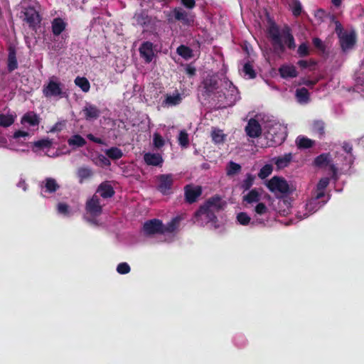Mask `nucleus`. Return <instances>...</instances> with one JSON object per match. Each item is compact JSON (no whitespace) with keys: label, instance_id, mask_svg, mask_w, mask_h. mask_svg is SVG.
<instances>
[{"label":"nucleus","instance_id":"1","mask_svg":"<svg viewBox=\"0 0 364 364\" xmlns=\"http://www.w3.org/2000/svg\"><path fill=\"white\" fill-rule=\"evenodd\" d=\"M225 205L219 197H214L209 199L199 210L196 213L194 223L200 226L209 225L210 228L220 230L223 226L218 223L215 213L219 211Z\"/></svg>","mask_w":364,"mask_h":364},{"label":"nucleus","instance_id":"2","mask_svg":"<svg viewBox=\"0 0 364 364\" xmlns=\"http://www.w3.org/2000/svg\"><path fill=\"white\" fill-rule=\"evenodd\" d=\"M180 220L179 217H176L165 225L160 220H149L144 223L143 231L148 236L173 232L178 228Z\"/></svg>","mask_w":364,"mask_h":364},{"label":"nucleus","instance_id":"3","mask_svg":"<svg viewBox=\"0 0 364 364\" xmlns=\"http://www.w3.org/2000/svg\"><path fill=\"white\" fill-rule=\"evenodd\" d=\"M314 164L320 168H324L332 173L333 178L336 180L338 173L347 172V167L341 165L339 157L335 156L333 161L329 154H322L314 159Z\"/></svg>","mask_w":364,"mask_h":364},{"label":"nucleus","instance_id":"4","mask_svg":"<svg viewBox=\"0 0 364 364\" xmlns=\"http://www.w3.org/2000/svg\"><path fill=\"white\" fill-rule=\"evenodd\" d=\"M103 204L98 195L95 194L89 198L85 204L84 219L92 225L98 226L101 223L98 217L102 212Z\"/></svg>","mask_w":364,"mask_h":364},{"label":"nucleus","instance_id":"5","mask_svg":"<svg viewBox=\"0 0 364 364\" xmlns=\"http://www.w3.org/2000/svg\"><path fill=\"white\" fill-rule=\"evenodd\" d=\"M266 138L272 142V145L281 144L286 139L287 127L279 122L272 120L266 126Z\"/></svg>","mask_w":364,"mask_h":364},{"label":"nucleus","instance_id":"6","mask_svg":"<svg viewBox=\"0 0 364 364\" xmlns=\"http://www.w3.org/2000/svg\"><path fill=\"white\" fill-rule=\"evenodd\" d=\"M43 94L47 98H63L66 95L64 85L60 79L53 75L48 78L43 87Z\"/></svg>","mask_w":364,"mask_h":364},{"label":"nucleus","instance_id":"7","mask_svg":"<svg viewBox=\"0 0 364 364\" xmlns=\"http://www.w3.org/2000/svg\"><path fill=\"white\" fill-rule=\"evenodd\" d=\"M335 31L339 38L342 50L343 51H347L352 49L355 43V32L343 31L341 24L338 21L336 22Z\"/></svg>","mask_w":364,"mask_h":364},{"label":"nucleus","instance_id":"8","mask_svg":"<svg viewBox=\"0 0 364 364\" xmlns=\"http://www.w3.org/2000/svg\"><path fill=\"white\" fill-rule=\"evenodd\" d=\"M323 204L324 203L321 204L311 198L306 203L301 204L298 207L296 215L299 220L304 219L318 210Z\"/></svg>","mask_w":364,"mask_h":364},{"label":"nucleus","instance_id":"9","mask_svg":"<svg viewBox=\"0 0 364 364\" xmlns=\"http://www.w3.org/2000/svg\"><path fill=\"white\" fill-rule=\"evenodd\" d=\"M267 186L272 192L275 193L284 194L287 193L289 191L287 182L279 177H273L267 182Z\"/></svg>","mask_w":364,"mask_h":364},{"label":"nucleus","instance_id":"10","mask_svg":"<svg viewBox=\"0 0 364 364\" xmlns=\"http://www.w3.org/2000/svg\"><path fill=\"white\" fill-rule=\"evenodd\" d=\"M175 19L181 21L183 25L192 26L195 21V15L191 12L185 11L181 7H176L172 11Z\"/></svg>","mask_w":364,"mask_h":364},{"label":"nucleus","instance_id":"11","mask_svg":"<svg viewBox=\"0 0 364 364\" xmlns=\"http://www.w3.org/2000/svg\"><path fill=\"white\" fill-rule=\"evenodd\" d=\"M341 151L342 152L337 153L336 156L339 157V162L341 163V165L347 167L348 171L354 159L351 153L352 146L348 143H344Z\"/></svg>","mask_w":364,"mask_h":364},{"label":"nucleus","instance_id":"12","mask_svg":"<svg viewBox=\"0 0 364 364\" xmlns=\"http://www.w3.org/2000/svg\"><path fill=\"white\" fill-rule=\"evenodd\" d=\"M174 176L173 174H162L157 177L158 190L164 195L171 193Z\"/></svg>","mask_w":364,"mask_h":364},{"label":"nucleus","instance_id":"13","mask_svg":"<svg viewBox=\"0 0 364 364\" xmlns=\"http://www.w3.org/2000/svg\"><path fill=\"white\" fill-rule=\"evenodd\" d=\"M30 136L29 133L28 132L25 131H16L14 132L13 135V138L10 143V149L16 151H26L27 149H19L20 145H23L25 143V141L26 140V138H28Z\"/></svg>","mask_w":364,"mask_h":364},{"label":"nucleus","instance_id":"14","mask_svg":"<svg viewBox=\"0 0 364 364\" xmlns=\"http://www.w3.org/2000/svg\"><path fill=\"white\" fill-rule=\"evenodd\" d=\"M269 200L270 198L267 195L263 194L260 190L252 189L249 191L247 194L243 196V201L246 204L253 205L260 203L264 198Z\"/></svg>","mask_w":364,"mask_h":364},{"label":"nucleus","instance_id":"15","mask_svg":"<svg viewBox=\"0 0 364 364\" xmlns=\"http://www.w3.org/2000/svg\"><path fill=\"white\" fill-rule=\"evenodd\" d=\"M139 53L146 63L151 62L155 57L153 43L149 41L144 42L139 48Z\"/></svg>","mask_w":364,"mask_h":364},{"label":"nucleus","instance_id":"16","mask_svg":"<svg viewBox=\"0 0 364 364\" xmlns=\"http://www.w3.org/2000/svg\"><path fill=\"white\" fill-rule=\"evenodd\" d=\"M23 20L28 23L29 26L35 27L40 23L41 18L38 13L33 7H28L23 11Z\"/></svg>","mask_w":364,"mask_h":364},{"label":"nucleus","instance_id":"17","mask_svg":"<svg viewBox=\"0 0 364 364\" xmlns=\"http://www.w3.org/2000/svg\"><path fill=\"white\" fill-rule=\"evenodd\" d=\"M245 132L250 137H258L262 133V128L256 119H250L245 127Z\"/></svg>","mask_w":364,"mask_h":364},{"label":"nucleus","instance_id":"18","mask_svg":"<svg viewBox=\"0 0 364 364\" xmlns=\"http://www.w3.org/2000/svg\"><path fill=\"white\" fill-rule=\"evenodd\" d=\"M41 188V194L44 196V194L47 193H55L60 188V186L55 178H46L43 181H42Z\"/></svg>","mask_w":364,"mask_h":364},{"label":"nucleus","instance_id":"19","mask_svg":"<svg viewBox=\"0 0 364 364\" xmlns=\"http://www.w3.org/2000/svg\"><path fill=\"white\" fill-rule=\"evenodd\" d=\"M182 100V95L178 91H175L173 93H168L165 95L162 105L167 107L176 106L181 102Z\"/></svg>","mask_w":364,"mask_h":364},{"label":"nucleus","instance_id":"20","mask_svg":"<svg viewBox=\"0 0 364 364\" xmlns=\"http://www.w3.org/2000/svg\"><path fill=\"white\" fill-rule=\"evenodd\" d=\"M82 113L87 120L92 121L99 117L100 111L95 105L86 103L82 109Z\"/></svg>","mask_w":364,"mask_h":364},{"label":"nucleus","instance_id":"21","mask_svg":"<svg viewBox=\"0 0 364 364\" xmlns=\"http://www.w3.org/2000/svg\"><path fill=\"white\" fill-rule=\"evenodd\" d=\"M269 34L274 48L282 50L283 43L282 40V32H279L278 28L275 26H272L269 29Z\"/></svg>","mask_w":364,"mask_h":364},{"label":"nucleus","instance_id":"22","mask_svg":"<svg viewBox=\"0 0 364 364\" xmlns=\"http://www.w3.org/2000/svg\"><path fill=\"white\" fill-rule=\"evenodd\" d=\"M21 123L25 127H38L40 123V119L33 112H28L22 117Z\"/></svg>","mask_w":364,"mask_h":364},{"label":"nucleus","instance_id":"23","mask_svg":"<svg viewBox=\"0 0 364 364\" xmlns=\"http://www.w3.org/2000/svg\"><path fill=\"white\" fill-rule=\"evenodd\" d=\"M80 210V205H76L74 208L70 207L65 203H59L57 205V212L64 217H71L75 213Z\"/></svg>","mask_w":364,"mask_h":364},{"label":"nucleus","instance_id":"24","mask_svg":"<svg viewBox=\"0 0 364 364\" xmlns=\"http://www.w3.org/2000/svg\"><path fill=\"white\" fill-rule=\"evenodd\" d=\"M279 73L282 78H294L298 75V72L294 65L291 64L282 65L279 69Z\"/></svg>","mask_w":364,"mask_h":364},{"label":"nucleus","instance_id":"25","mask_svg":"<svg viewBox=\"0 0 364 364\" xmlns=\"http://www.w3.org/2000/svg\"><path fill=\"white\" fill-rule=\"evenodd\" d=\"M201 188L199 186H186L185 188L186 198L188 202L193 203L200 195Z\"/></svg>","mask_w":364,"mask_h":364},{"label":"nucleus","instance_id":"26","mask_svg":"<svg viewBox=\"0 0 364 364\" xmlns=\"http://www.w3.org/2000/svg\"><path fill=\"white\" fill-rule=\"evenodd\" d=\"M53 144V141L48 138L41 139L32 143V150L38 153L39 151H44L50 149Z\"/></svg>","mask_w":364,"mask_h":364},{"label":"nucleus","instance_id":"27","mask_svg":"<svg viewBox=\"0 0 364 364\" xmlns=\"http://www.w3.org/2000/svg\"><path fill=\"white\" fill-rule=\"evenodd\" d=\"M329 182L330 178L328 177H323L321 178L316 186V196L312 198L316 201H318L321 198L323 197L325 194V189L329 184Z\"/></svg>","mask_w":364,"mask_h":364},{"label":"nucleus","instance_id":"28","mask_svg":"<svg viewBox=\"0 0 364 364\" xmlns=\"http://www.w3.org/2000/svg\"><path fill=\"white\" fill-rule=\"evenodd\" d=\"M67 26L65 21L60 18H55L51 23L52 32L55 36H59Z\"/></svg>","mask_w":364,"mask_h":364},{"label":"nucleus","instance_id":"29","mask_svg":"<svg viewBox=\"0 0 364 364\" xmlns=\"http://www.w3.org/2000/svg\"><path fill=\"white\" fill-rule=\"evenodd\" d=\"M144 159L148 165L160 166L163 163V159L159 154L146 153Z\"/></svg>","mask_w":364,"mask_h":364},{"label":"nucleus","instance_id":"30","mask_svg":"<svg viewBox=\"0 0 364 364\" xmlns=\"http://www.w3.org/2000/svg\"><path fill=\"white\" fill-rule=\"evenodd\" d=\"M203 87L208 94L213 93L218 88L216 77L215 76L207 77L204 80Z\"/></svg>","mask_w":364,"mask_h":364},{"label":"nucleus","instance_id":"31","mask_svg":"<svg viewBox=\"0 0 364 364\" xmlns=\"http://www.w3.org/2000/svg\"><path fill=\"white\" fill-rule=\"evenodd\" d=\"M97 195L104 198H110L114 194V191L112 187L107 183H102L99 188H97Z\"/></svg>","mask_w":364,"mask_h":364},{"label":"nucleus","instance_id":"32","mask_svg":"<svg viewBox=\"0 0 364 364\" xmlns=\"http://www.w3.org/2000/svg\"><path fill=\"white\" fill-rule=\"evenodd\" d=\"M291 159H292L291 154H287L282 156L274 158L272 159V161L274 162V164L277 165V167L279 169H281V168L287 167L289 164Z\"/></svg>","mask_w":364,"mask_h":364},{"label":"nucleus","instance_id":"33","mask_svg":"<svg viewBox=\"0 0 364 364\" xmlns=\"http://www.w3.org/2000/svg\"><path fill=\"white\" fill-rule=\"evenodd\" d=\"M282 37L283 47L287 46L289 48L291 49L295 48L294 37L290 33L289 29L283 30L282 31Z\"/></svg>","mask_w":364,"mask_h":364},{"label":"nucleus","instance_id":"34","mask_svg":"<svg viewBox=\"0 0 364 364\" xmlns=\"http://www.w3.org/2000/svg\"><path fill=\"white\" fill-rule=\"evenodd\" d=\"M240 100V95L237 88L229 82V106L234 105Z\"/></svg>","mask_w":364,"mask_h":364},{"label":"nucleus","instance_id":"35","mask_svg":"<svg viewBox=\"0 0 364 364\" xmlns=\"http://www.w3.org/2000/svg\"><path fill=\"white\" fill-rule=\"evenodd\" d=\"M68 143L70 146L77 148L85 146L86 144V141L80 135L75 134L68 140Z\"/></svg>","mask_w":364,"mask_h":364},{"label":"nucleus","instance_id":"36","mask_svg":"<svg viewBox=\"0 0 364 364\" xmlns=\"http://www.w3.org/2000/svg\"><path fill=\"white\" fill-rule=\"evenodd\" d=\"M296 97L299 103H307L309 101V94L308 90L304 87L297 89L296 91Z\"/></svg>","mask_w":364,"mask_h":364},{"label":"nucleus","instance_id":"37","mask_svg":"<svg viewBox=\"0 0 364 364\" xmlns=\"http://www.w3.org/2000/svg\"><path fill=\"white\" fill-rule=\"evenodd\" d=\"M75 84L79 87L84 92H87L90 88V84L88 80L84 77H77L75 79Z\"/></svg>","mask_w":364,"mask_h":364},{"label":"nucleus","instance_id":"38","mask_svg":"<svg viewBox=\"0 0 364 364\" xmlns=\"http://www.w3.org/2000/svg\"><path fill=\"white\" fill-rule=\"evenodd\" d=\"M18 67L17 60L16 57V52L14 49L10 48L8 56V69L9 71H13Z\"/></svg>","mask_w":364,"mask_h":364},{"label":"nucleus","instance_id":"39","mask_svg":"<svg viewBox=\"0 0 364 364\" xmlns=\"http://www.w3.org/2000/svg\"><path fill=\"white\" fill-rule=\"evenodd\" d=\"M16 115L8 114H0V126L7 127L11 126L15 121Z\"/></svg>","mask_w":364,"mask_h":364},{"label":"nucleus","instance_id":"40","mask_svg":"<svg viewBox=\"0 0 364 364\" xmlns=\"http://www.w3.org/2000/svg\"><path fill=\"white\" fill-rule=\"evenodd\" d=\"M105 152L109 159L114 160L119 159L123 156L122 150L117 147H112L106 149Z\"/></svg>","mask_w":364,"mask_h":364},{"label":"nucleus","instance_id":"41","mask_svg":"<svg viewBox=\"0 0 364 364\" xmlns=\"http://www.w3.org/2000/svg\"><path fill=\"white\" fill-rule=\"evenodd\" d=\"M296 143L299 148L307 149L311 147L314 142L309 138L300 136L296 138Z\"/></svg>","mask_w":364,"mask_h":364},{"label":"nucleus","instance_id":"42","mask_svg":"<svg viewBox=\"0 0 364 364\" xmlns=\"http://www.w3.org/2000/svg\"><path fill=\"white\" fill-rule=\"evenodd\" d=\"M311 131L318 137H322L324 134V124L321 121H315L311 125Z\"/></svg>","mask_w":364,"mask_h":364},{"label":"nucleus","instance_id":"43","mask_svg":"<svg viewBox=\"0 0 364 364\" xmlns=\"http://www.w3.org/2000/svg\"><path fill=\"white\" fill-rule=\"evenodd\" d=\"M212 139L215 144L223 143L225 139V134L219 129L214 128L212 131Z\"/></svg>","mask_w":364,"mask_h":364},{"label":"nucleus","instance_id":"44","mask_svg":"<svg viewBox=\"0 0 364 364\" xmlns=\"http://www.w3.org/2000/svg\"><path fill=\"white\" fill-rule=\"evenodd\" d=\"M92 176V171L88 168H80L77 171V176L80 182L82 183L84 181L90 178Z\"/></svg>","mask_w":364,"mask_h":364},{"label":"nucleus","instance_id":"45","mask_svg":"<svg viewBox=\"0 0 364 364\" xmlns=\"http://www.w3.org/2000/svg\"><path fill=\"white\" fill-rule=\"evenodd\" d=\"M242 73H244V76L248 79H252L256 76L255 70L250 63H247L243 65Z\"/></svg>","mask_w":364,"mask_h":364},{"label":"nucleus","instance_id":"46","mask_svg":"<svg viewBox=\"0 0 364 364\" xmlns=\"http://www.w3.org/2000/svg\"><path fill=\"white\" fill-rule=\"evenodd\" d=\"M177 53L186 60L190 59L193 55L191 49L185 46H180L177 48Z\"/></svg>","mask_w":364,"mask_h":364},{"label":"nucleus","instance_id":"47","mask_svg":"<svg viewBox=\"0 0 364 364\" xmlns=\"http://www.w3.org/2000/svg\"><path fill=\"white\" fill-rule=\"evenodd\" d=\"M255 211L257 215H265L268 213V208L263 202V200H262L260 203L255 205Z\"/></svg>","mask_w":364,"mask_h":364},{"label":"nucleus","instance_id":"48","mask_svg":"<svg viewBox=\"0 0 364 364\" xmlns=\"http://www.w3.org/2000/svg\"><path fill=\"white\" fill-rule=\"evenodd\" d=\"M272 172V166L270 164L264 165L259 171L258 176L260 178H265L269 176Z\"/></svg>","mask_w":364,"mask_h":364},{"label":"nucleus","instance_id":"49","mask_svg":"<svg viewBox=\"0 0 364 364\" xmlns=\"http://www.w3.org/2000/svg\"><path fill=\"white\" fill-rule=\"evenodd\" d=\"M237 222L242 225H247L250 223V217L244 212L240 213L237 215Z\"/></svg>","mask_w":364,"mask_h":364},{"label":"nucleus","instance_id":"50","mask_svg":"<svg viewBox=\"0 0 364 364\" xmlns=\"http://www.w3.org/2000/svg\"><path fill=\"white\" fill-rule=\"evenodd\" d=\"M179 144L183 147H186L188 144V135L186 131H181L178 136Z\"/></svg>","mask_w":364,"mask_h":364},{"label":"nucleus","instance_id":"51","mask_svg":"<svg viewBox=\"0 0 364 364\" xmlns=\"http://www.w3.org/2000/svg\"><path fill=\"white\" fill-rule=\"evenodd\" d=\"M117 271L120 274H125L130 272V267L127 262H122L117 265Z\"/></svg>","mask_w":364,"mask_h":364},{"label":"nucleus","instance_id":"52","mask_svg":"<svg viewBox=\"0 0 364 364\" xmlns=\"http://www.w3.org/2000/svg\"><path fill=\"white\" fill-rule=\"evenodd\" d=\"M154 145L156 148H160L164 146V140L161 136L158 133H154L153 135Z\"/></svg>","mask_w":364,"mask_h":364},{"label":"nucleus","instance_id":"53","mask_svg":"<svg viewBox=\"0 0 364 364\" xmlns=\"http://www.w3.org/2000/svg\"><path fill=\"white\" fill-rule=\"evenodd\" d=\"M292 13L294 16H297L301 13L302 7L299 1H295L291 5Z\"/></svg>","mask_w":364,"mask_h":364},{"label":"nucleus","instance_id":"54","mask_svg":"<svg viewBox=\"0 0 364 364\" xmlns=\"http://www.w3.org/2000/svg\"><path fill=\"white\" fill-rule=\"evenodd\" d=\"M241 170L240 164L229 161V175L239 173Z\"/></svg>","mask_w":364,"mask_h":364},{"label":"nucleus","instance_id":"55","mask_svg":"<svg viewBox=\"0 0 364 364\" xmlns=\"http://www.w3.org/2000/svg\"><path fill=\"white\" fill-rule=\"evenodd\" d=\"M298 53L300 56H306L309 54V47L306 43H301L298 48Z\"/></svg>","mask_w":364,"mask_h":364},{"label":"nucleus","instance_id":"56","mask_svg":"<svg viewBox=\"0 0 364 364\" xmlns=\"http://www.w3.org/2000/svg\"><path fill=\"white\" fill-rule=\"evenodd\" d=\"M64 127V123L63 122H57L55 124H54L49 130V132H52V133H54V132H60L63 128Z\"/></svg>","mask_w":364,"mask_h":364},{"label":"nucleus","instance_id":"57","mask_svg":"<svg viewBox=\"0 0 364 364\" xmlns=\"http://www.w3.org/2000/svg\"><path fill=\"white\" fill-rule=\"evenodd\" d=\"M181 4L187 9H192L196 6L195 0H181Z\"/></svg>","mask_w":364,"mask_h":364},{"label":"nucleus","instance_id":"58","mask_svg":"<svg viewBox=\"0 0 364 364\" xmlns=\"http://www.w3.org/2000/svg\"><path fill=\"white\" fill-rule=\"evenodd\" d=\"M87 138L88 139H90V141H93V142H95L97 144H104V141L102 139H101L100 138H97V137H95L94 135H92V134H89L87 135Z\"/></svg>","mask_w":364,"mask_h":364},{"label":"nucleus","instance_id":"59","mask_svg":"<svg viewBox=\"0 0 364 364\" xmlns=\"http://www.w3.org/2000/svg\"><path fill=\"white\" fill-rule=\"evenodd\" d=\"M313 43L316 48H317L318 49L323 48V43H322L321 40H320L319 38H314L313 39Z\"/></svg>","mask_w":364,"mask_h":364},{"label":"nucleus","instance_id":"60","mask_svg":"<svg viewBox=\"0 0 364 364\" xmlns=\"http://www.w3.org/2000/svg\"><path fill=\"white\" fill-rule=\"evenodd\" d=\"M99 160L100 161L102 164L104 165V166H109L110 164V162H109V159H107L103 155H100L99 156Z\"/></svg>","mask_w":364,"mask_h":364},{"label":"nucleus","instance_id":"61","mask_svg":"<svg viewBox=\"0 0 364 364\" xmlns=\"http://www.w3.org/2000/svg\"><path fill=\"white\" fill-rule=\"evenodd\" d=\"M6 139L4 136H0V147H6Z\"/></svg>","mask_w":364,"mask_h":364},{"label":"nucleus","instance_id":"62","mask_svg":"<svg viewBox=\"0 0 364 364\" xmlns=\"http://www.w3.org/2000/svg\"><path fill=\"white\" fill-rule=\"evenodd\" d=\"M186 72L188 75H193L195 74L196 70L195 68L188 66L186 68Z\"/></svg>","mask_w":364,"mask_h":364},{"label":"nucleus","instance_id":"63","mask_svg":"<svg viewBox=\"0 0 364 364\" xmlns=\"http://www.w3.org/2000/svg\"><path fill=\"white\" fill-rule=\"evenodd\" d=\"M298 65L301 68H306L309 65V63L306 60H299L298 62Z\"/></svg>","mask_w":364,"mask_h":364},{"label":"nucleus","instance_id":"64","mask_svg":"<svg viewBox=\"0 0 364 364\" xmlns=\"http://www.w3.org/2000/svg\"><path fill=\"white\" fill-rule=\"evenodd\" d=\"M18 186L22 188L23 191L26 190V185L24 181H21L18 183Z\"/></svg>","mask_w":364,"mask_h":364}]
</instances>
